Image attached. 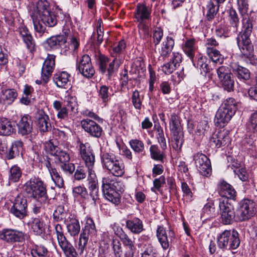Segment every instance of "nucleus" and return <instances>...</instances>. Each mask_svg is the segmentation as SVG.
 I'll use <instances>...</instances> for the list:
<instances>
[{
	"instance_id": "nucleus-12",
	"label": "nucleus",
	"mask_w": 257,
	"mask_h": 257,
	"mask_svg": "<svg viewBox=\"0 0 257 257\" xmlns=\"http://www.w3.org/2000/svg\"><path fill=\"white\" fill-rule=\"evenodd\" d=\"M157 237L164 250L168 249L176 239L174 231L171 229L166 230L162 226L158 227Z\"/></svg>"
},
{
	"instance_id": "nucleus-8",
	"label": "nucleus",
	"mask_w": 257,
	"mask_h": 257,
	"mask_svg": "<svg viewBox=\"0 0 257 257\" xmlns=\"http://www.w3.org/2000/svg\"><path fill=\"white\" fill-rule=\"evenodd\" d=\"M96 234V230L95 224L91 218H88L82 232L80 234L79 239L78 251H80V254L83 253L89 238L95 236Z\"/></svg>"
},
{
	"instance_id": "nucleus-27",
	"label": "nucleus",
	"mask_w": 257,
	"mask_h": 257,
	"mask_svg": "<svg viewBox=\"0 0 257 257\" xmlns=\"http://www.w3.org/2000/svg\"><path fill=\"white\" fill-rule=\"evenodd\" d=\"M58 243L66 257H80V251H78V253L76 251L74 246L67 238Z\"/></svg>"
},
{
	"instance_id": "nucleus-50",
	"label": "nucleus",
	"mask_w": 257,
	"mask_h": 257,
	"mask_svg": "<svg viewBox=\"0 0 257 257\" xmlns=\"http://www.w3.org/2000/svg\"><path fill=\"white\" fill-rule=\"evenodd\" d=\"M80 73L86 78H91L95 73L92 63L83 67L77 68Z\"/></svg>"
},
{
	"instance_id": "nucleus-24",
	"label": "nucleus",
	"mask_w": 257,
	"mask_h": 257,
	"mask_svg": "<svg viewBox=\"0 0 257 257\" xmlns=\"http://www.w3.org/2000/svg\"><path fill=\"white\" fill-rule=\"evenodd\" d=\"M234 113L220 106L217 111L214 121L217 126L223 127L228 123Z\"/></svg>"
},
{
	"instance_id": "nucleus-32",
	"label": "nucleus",
	"mask_w": 257,
	"mask_h": 257,
	"mask_svg": "<svg viewBox=\"0 0 257 257\" xmlns=\"http://www.w3.org/2000/svg\"><path fill=\"white\" fill-rule=\"evenodd\" d=\"M45 166L48 169L52 179L55 182L56 185L59 188L63 187L64 186L63 179L62 177L60 176L56 169L52 167L50 162L49 161L46 162Z\"/></svg>"
},
{
	"instance_id": "nucleus-17",
	"label": "nucleus",
	"mask_w": 257,
	"mask_h": 257,
	"mask_svg": "<svg viewBox=\"0 0 257 257\" xmlns=\"http://www.w3.org/2000/svg\"><path fill=\"white\" fill-rule=\"evenodd\" d=\"M56 56L53 54H48L45 60L41 70L42 81L46 83L52 75L55 66Z\"/></svg>"
},
{
	"instance_id": "nucleus-20",
	"label": "nucleus",
	"mask_w": 257,
	"mask_h": 257,
	"mask_svg": "<svg viewBox=\"0 0 257 257\" xmlns=\"http://www.w3.org/2000/svg\"><path fill=\"white\" fill-rule=\"evenodd\" d=\"M151 8L143 4L137 5L135 18L138 23L146 22L151 19Z\"/></svg>"
},
{
	"instance_id": "nucleus-42",
	"label": "nucleus",
	"mask_w": 257,
	"mask_h": 257,
	"mask_svg": "<svg viewBox=\"0 0 257 257\" xmlns=\"http://www.w3.org/2000/svg\"><path fill=\"white\" fill-rule=\"evenodd\" d=\"M111 56L114 58V59L109 63L108 67L106 69V71L107 72V75L109 78H110L112 75L117 71L121 64L120 60L117 59L116 55L112 54Z\"/></svg>"
},
{
	"instance_id": "nucleus-13",
	"label": "nucleus",
	"mask_w": 257,
	"mask_h": 257,
	"mask_svg": "<svg viewBox=\"0 0 257 257\" xmlns=\"http://www.w3.org/2000/svg\"><path fill=\"white\" fill-rule=\"evenodd\" d=\"M27 206V199L23 196L18 195L14 200L10 212L15 217L22 219L28 215Z\"/></svg>"
},
{
	"instance_id": "nucleus-41",
	"label": "nucleus",
	"mask_w": 257,
	"mask_h": 257,
	"mask_svg": "<svg viewBox=\"0 0 257 257\" xmlns=\"http://www.w3.org/2000/svg\"><path fill=\"white\" fill-rule=\"evenodd\" d=\"M169 128L171 133L182 130L180 118L176 113H173L171 115Z\"/></svg>"
},
{
	"instance_id": "nucleus-62",
	"label": "nucleus",
	"mask_w": 257,
	"mask_h": 257,
	"mask_svg": "<svg viewBox=\"0 0 257 257\" xmlns=\"http://www.w3.org/2000/svg\"><path fill=\"white\" fill-rule=\"evenodd\" d=\"M114 185L112 188V191L115 193H122L125 190V185L121 180H119L115 177Z\"/></svg>"
},
{
	"instance_id": "nucleus-7",
	"label": "nucleus",
	"mask_w": 257,
	"mask_h": 257,
	"mask_svg": "<svg viewBox=\"0 0 257 257\" xmlns=\"http://www.w3.org/2000/svg\"><path fill=\"white\" fill-rule=\"evenodd\" d=\"M115 177L110 175L102 178V190L104 197L115 205L120 203L121 195L112 191Z\"/></svg>"
},
{
	"instance_id": "nucleus-15",
	"label": "nucleus",
	"mask_w": 257,
	"mask_h": 257,
	"mask_svg": "<svg viewBox=\"0 0 257 257\" xmlns=\"http://www.w3.org/2000/svg\"><path fill=\"white\" fill-rule=\"evenodd\" d=\"M80 155L88 169L93 168L95 163V156L89 143H80Z\"/></svg>"
},
{
	"instance_id": "nucleus-4",
	"label": "nucleus",
	"mask_w": 257,
	"mask_h": 257,
	"mask_svg": "<svg viewBox=\"0 0 257 257\" xmlns=\"http://www.w3.org/2000/svg\"><path fill=\"white\" fill-rule=\"evenodd\" d=\"M103 167L114 176L121 177L124 173V166L112 153H104L101 156Z\"/></svg>"
},
{
	"instance_id": "nucleus-3",
	"label": "nucleus",
	"mask_w": 257,
	"mask_h": 257,
	"mask_svg": "<svg viewBox=\"0 0 257 257\" xmlns=\"http://www.w3.org/2000/svg\"><path fill=\"white\" fill-rule=\"evenodd\" d=\"M50 12L51 9L49 3L47 0H39L30 12L35 30L40 34V36L45 33L46 28L40 23L39 18Z\"/></svg>"
},
{
	"instance_id": "nucleus-16",
	"label": "nucleus",
	"mask_w": 257,
	"mask_h": 257,
	"mask_svg": "<svg viewBox=\"0 0 257 257\" xmlns=\"http://www.w3.org/2000/svg\"><path fill=\"white\" fill-rule=\"evenodd\" d=\"M0 239L8 243L22 242L25 239V234L16 229H3L0 231Z\"/></svg>"
},
{
	"instance_id": "nucleus-44",
	"label": "nucleus",
	"mask_w": 257,
	"mask_h": 257,
	"mask_svg": "<svg viewBox=\"0 0 257 257\" xmlns=\"http://www.w3.org/2000/svg\"><path fill=\"white\" fill-rule=\"evenodd\" d=\"M220 106L235 113L237 109V102L233 98L229 97L225 100Z\"/></svg>"
},
{
	"instance_id": "nucleus-60",
	"label": "nucleus",
	"mask_w": 257,
	"mask_h": 257,
	"mask_svg": "<svg viewBox=\"0 0 257 257\" xmlns=\"http://www.w3.org/2000/svg\"><path fill=\"white\" fill-rule=\"evenodd\" d=\"M132 101L135 108L139 110L141 109L142 102L140 98V93L137 90L134 91L133 93Z\"/></svg>"
},
{
	"instance_id": "nucleus-48",
	"label": "nucleus",
	"mask_w": 257,
	"mask_h": 257,
	"mask_svg": "<svg viewBox=\"0 0 257 257\" xmlns=\"http://www.w3.org/2000/svg\"><path fill=\"white\" fill-rule=\"evenodd\" d=\"M206 52L208 56L214 62L221 63L223 60V57L216 48L210 49L209 50L206 51Z\"/></svg>"
},
{
	"instance_id": "nucleus-64",
	"label": "nucleus",
	"mask_w": 257,
	"mask_h": 257,
	"mask_svg": "<svg viewBox=\"0 0 257 257\" xmlns=\"http://www.w3.org/2000/svg\"><path fill=\"white\" fill-rule=\"evenodd\" d=\"M60 168L65 173L72 175L74 172L75 166L74 164L72 163H64L62 164Z\"/></svg>"
},
{
	"instance_id": "nucleus-28",
	"label": "nucleus",
	"mask_w": 257,
	"mask_h": 257,
	"mask_svg": "<svg viewBox=\"0 0 257 257\" xmlns=\"http://www.w3.org/2000/svg\"><path fill=\"white\" fill-rule=\"evenodd\" d=\"M15 131V122L6 118L0 119V135L7 136Z\"/></svg>"
},
{
	"instance_id": "nucleus-10",
	"label": "nucleus",
	"mask_w": 257,
	"mask_h": 257,
	"mask_svg": "<svg viewBox=\"0 0 257 257\" xmlns=\"http://www.w3.org/2000/svg\"><path fill=\"white\" fill-rule=\"evenodd\" d=\"M217 74L224 89L228 92L233 91L234 82L230 68L225 66H220L217 69Z\"/></svg>"
},
{
	"instance_id": "nucleus-18",
	"label": "nucleus",
	"mask_w": 257,
	"mask_h": 257,
	"mask_svg": "<svg viewBox=\"0 0 257 257\" xmlns=\"http://www.w3.org/2000/svg\"><path fill=\"white\" fill-rule=\"evenodd\" d=\"M36 122L42 132L50 131L51 124L48 115L43 109H39L35 113Z\"/></svg>"
},
{
	"instance_id": "nucleus-6",
	"label": "nucleus",
	"mask_w": 257,
	"mask_h": 257,
	"mask_svg": "<svg viewBox=\"0 0 257 257\" xmlns=\"http://www.w3.org/2000/svg\"><path fill=\"white\" fill-rule=\"evenodd\" d=\"M218 201L220 221L222 224L229 225L239 221L233 206L228 203L227 199L219 198Z\"/></svg>"
},
{
	"instance_id": "nucleus-21",
	"label": "nucleus",
	"mask_w": 257,
	"mask_h": 257,
	"mask_svg": "<svg viewBox=\"0 0 257 257\" xmlns=\"http://www.w3.org/2000/svg\"><path fill=\"white\" fill-rule=\"evenodd\" d=\"M217 190L221 198L235 199L236 196L233 187L224 181H221L218 185Z\"/></svg>"
},
{
	"instance_id": "nucleus-11",
	"label": "nucleus",
	"mask_w": 257,
	"mask_h": 257,
	"mask_svg": "<svg viewBox=\"0 0 257 257\" xmlns=\"http://www.w3.org/2000/svg\"><path fill=\"white\" fill-rule=\"evenodd\" d=\"M195 166L200 174L209 177L211 174L212 168L209 158L204 154L197 153L193 156Z\"/></svg>"
},
{
	"instance_id": "nucleus-30",
	"label": "nucleus",
	"mask_w": 257,
	"mask_h": 257,
	"mask_svg": "<svg viewBox=\"0 0 257 257\" xmlns=\"http://www.w3.org/2000/svg\"><path fill=\"white\" fill-rule=\"evenodd\" d=\"M219 4L214 0H210L204 8V13H206V17L208 21L214 19L217 14L219 7Z\"/></svg>"
},
{
	"instance_id": "nucleus-5",
	"label": "nucleus",
	"mask_w": 257,
	"mask_h": 257,
	"mask_svg": "<svg viewBox=\"0 0 257 257\" xmlns=\"http://www.w3.org/2000/svg\"><path fill=\"white\" fill-rule=\"evenodd\" d=\"M217 244L222 249H234L240 244L238 233L237 231L225 230L217 237Z\"/></svg>"
},
{
	"instance_id": "nucleus-46",
	"label": "nucleus",
	"mask_w": 257,
	"mask_h": 257,
	"mask_svg": "<svg viewBox=\"0 0 257 257\" xmlns=\"http://www.w3.org/2000/svg\"><path fill=\"white\" fill-rule=\"evenodd\" d=\"M31 253L33 257H45L47 255L48 250L42 244H36Z\"/></svg>"
},
{
	"instance_id": "nucleus-58",
	"label": "nucleus",
	"mask_w": 257,
	"mask_h": 257,
	"mask_svg": "<svg viewBox=\"0 0 257 257\" xmlns=\"http://www.w3.org/2000/svg\"><path fill=\"white\" fill-rule=\"evenodd\" d=\"M108 89V86L104 85H101L98 90V96L103 102H107L110 99Z\"/></svg>"
},
{
	"instance_id": "nucleus-51",
	"label": "nucleus",
	"mask_w": 257,
	"mask_h": 257,
	"mask_svg": "<svg viewBox=\"0 0 257 257\" xmlns=\"http://www.w3.org/2000/svg\"><path fill=\"white\" fill-rule=\"evenodd\" d=\"M164 47L162 48L161 55L166 56L170 53L174 46V40L169 37H167L166 41L164 43Z\"/></svg>"
},
{
	"instance_id": "nucleus-23",
	"label": "nucleus",
	"mask_w": 257,
	"mask_h": 257,
	"mask_svg": "<svg viewBox=\"0 0 257 257\" xmlns=\"http://www.w3.org/2000/svg\"><path fill=\"white\" fill-rule=\"evenodd\" d=\"M230 142L228 134L224 131L218 132L217 134H213L210 139L211 145L217 148H220L227 145Z\"/></svg>"
},
{
	"instance_id": "nucleus-59",
	"label": "nucleus",
	"mask_w": 257,
	"mask_h": 257,
	"mask_svg": "<svg viewBox=\"0 0 257 257\" xmlns=\"http://www.w3.org/2000/svg\"><path fill=\"white\" fill-rule=\"evenodd\" d=\"M54 226L58 242L59 241H62V240L67 238L64 234L63 226L61 224L59 223H56L55 224Z\"/></svg>"
},
{
	"instance_id": "nucleus-34",
	"label": "nucleus",
	"mask_w": 257,
	"mask_h": 257,
	"mask_svg": "<svg viewBox=\"0 0 257 257\" xmlns=\"http://www.w3.org/2000/svg\"><path fill=\"white\" fill-rule=\"evenodd\" d=\"M233 72L235 76L240 80H247L250 78V72L247 68L234 64L232 66Z\"/></svg>"
},
{
	"instance_id": "nucleus-39",
	"label": "nucleus",
	"mask_w": 257,
	"mask_h": 257,
	"mask_svg": "<svg viewBox=\"0 0 257 257\" xmlns=\"http://www.w3.org/2000/svg\"><path fill=\"white\" fill-rule=\"evenodd\" d=\"M64 105L69 108L72 112H75L77 110V102L76 98L71 94L67 92V95L65 96L64 99Z\"/></svg>"
},
{
	"instance_id": "nucleus-36",
	"label": "nucleus",
	"mask_w": 257,
	"mask_h": 257,
	"mask_svg": "<svg viewBox=\"0 0 257 257\" xmlns=\"http://www.w3.org/2000/svg\"><path fill=\"white\" fill-rule=\"evenodd\" d=\"M171 134L173 149L180 151L184 143V134L182 130L171 132Z\"/></svg>"
},
{
	"instance_id": "nucleus-1",
	"label": "nucleus",
	"mask_w": 257,
	"mask_h": 257,
	"mask_svg": "<svg viewBox=\"0 0 257 257\" xmlns=\"http://www.w3.org/2000/svg\"><path fill=\"white\" fill-rule=\"evenodd\" d=\"M242 16V29L236 38L237 45L243 55L247 58L253 56V46L250 40L253 24L247 13H240Z\"/></svg>"
},
{
	"instance_id": "nucleus-45",
	"label": "nucleus",
	"mask_w": 257,
	"mask_h": 257,
	"mask_svg": "<svg viewBox=\"0 0 257 257\" xmlns=\"http://www.w3.org/2000/svg\"><path fill=\"white\" fill-rule=\"evenodd\" d=\"M151 158L156 160L163 162L164 158L163 151H161L157 145H152L150 148Z\"/></svg>"
},
{
	"instance_id": "nucleus-26",
	"label": "nucleus",
	"mask_w": 257,
	"mask_h": 257,
	"mask_svg": "<svg viewBox=\"0 0 257 257\" xmlns=\"http://www.w3.org/2000/svg\"><path fill=\"white\" fill-rule=\"evenodd\" d=\"M23 146V143L21 140L13 142L11 147L6 152V158L8 160H12L19 157L22 153Z\"/></svg>"
},
{
	"instance_id": "nucleus-35",
	"label": "nucleus",
	"mask_w": 257,
	"mask_h": 257,
	"mask_svg": "<svg viewBox=\"0 0 257 257\" xmlns=\"http://www.w3.org/2000/svg\"><path fill=\"white\" fill-rule=\"evenodd\" d=\"M126 227L133 233L139 234L143 230L142 221L138 218H134L126 221Z\"/></svg>"
},
{
	"instance_id": "nucleus-43",
	"label": "nucleus",
	"mask_w": 257,
	"mask_h": 257,
	"mask_svg": "<svg viewBox=\"0 0 257 257\" xmlns=\"http://www.w3.org/2000/svg\"><path fill=\"white\" fill-rule=\"evenodd\" d=\"M183 51L191 59H193L194 56L195 48V40L191 39L186 41L183 47Z\"/></svg>"
},
{
	"instance_id": "nucleus-53",
	"label": "nucleus",
	"mask_w": 257,
	"mask_h": 257,
	"mask_svg": "<svg viewBox=\"0 0 257 257\" xmlns=\"http://www.w3.org/2000/svg\"><path fill=\"white\" fill-rule=\"evenodd\" d=\"M10 172L9 180L14 182L18 181L22 175L20 168L17 165H14L10 169Z\"/></svg>"
},
{
	"instance_id": "nucleus-56",
	"label": "nucleus",
	"mask_w": 257,
	"mask_h": 257,
	"mask_svg": "<svg viewBox=\"0 0 257 257\" xmlns=\"http://www.w3.org/2000/svg\"><path fill=\"white\" fill-rule=\"evenodd\" d=\"M247 129L253 133L257 134V112L253 113L247 124Z\"/></svg>"
},
{
	"instance_id": "nucleus-9",
	"label": "nucleus",
	"mask_w": 257,
	"mask_h": 257,
	"mask_svg": "<svg viewBox=\"0 0 257 257\" xmlns=\"http://www.w3.org/2000/svg\"><path fill=\"white\" fill-rule=\"evenodd\" d=\"M257 212V204L252 200L244 199L240 202L238 210L237 218L239 221L247 220L251 218Z\"/></svg>"
},
{
	"instance_id": "nucleus-47",
	"label": "nucleus",
	"mask_w": 257,
	"mask_h": 257,
	"mask_svg": "<svg viewBox=\"0 0 257 257\" xmlns=\"http://www.w3.org/2000/svg\"><path fill=\"white\" fill-rule=\"evenodd\" d=\"M31 229L36 234H41L44 231L43 221L39 218H34L31 223Z\"/></svg>"
},
{
	"instance_id": "nucleus-25",
	"label": "nucleus",
	"mask_w": 257,
	"mask_h": 257,
	"mask_svg": "<svg viewBox=\"0 0 257 257\" xmlns=\"http://www.w3.org/2000/svg\"><path fill=\"white\" fill-rule=\"evenodd\" d=\"M19 33L27 49L31 53H33L36 51V44L28 29L25 27H22L19 28Z\"/></svg>"
},
{
	"instance_id": "nucleus-54",
	"label": "nucleus",
	"mask_w": 257,
	"mask_h": 257,
	"mask_svg": "<svg viewBox=\"0 0 257 257\" xmlns=\"http://www.w3.org/2000/svg\"><path fill=\"white\" fill-rule=\"evenodd\" d=\"M132 149L137 153H142L144 151L145 145L144 143L138 139H133L130 141Z\"/></svg>"
},
{
	"instance_id": "nucleus-31",
	"label": "nucleus",
	"mask_w": 257,
	"mask_h": 257,
	"mask_svg": "<svg viewBox=\"0 0 257 257\" xmlns=\"http://www.w3.org/2000/svg\"><path fill=\"white\" fill-rule=\"evenodd\" d=\"M70 74L65 71L56 74L54 76V81L57 87L66 88L70 85Z\"/></svg>"
},
{
	"instance_id": "nucleus-52",
	"label": "nucleus",
	"mask_w": 257,
	"mask_h": 257,
	"mask_svg": "<svg viewBox=\"0 0 257 257\" xmlns=\"http://www.w3.org/2000/svg\"><path fill=\"white\" fill-rule=\"evenodd\" d=\"M88 189L90 191V196L93 203L95 204L96 202L99 200L98 183H88Z\"/></svg>"
},
{
	"instance_id": "nucleus-61",
	"label": "nucleus",
	"mask_w": 257,
	"mask_h": 257,
	"mask_svg": "<svg viewBox=\"0 0 257 257\" xmlns=\"http://www.w3.org/2000/svg\"><path fill=\"white\" fill-rule=\"evenodd\" d=\"M231 28L224 26H219L215 30L216 35L220 38H226L229 36V33L231 31Z\"/></svg>"
},
{
	"instance_id": "nucleus-57",
	"label": "nucleus",
	"mask_w": 257,
	"mask_h": 257,
	"mask_svg": "<svg viewBox=\"0 0 257 257\" xmlns=\"http://www.w3.org/2000/svg\"><path fill=\"white\" fill-rule=\"evenodd\" d=\"M146 23H139L138 24L139 34L141 37L144 39L150 37L149 28Z\"/></svg>"
},
{
	"instance_id": "nucleus-19",
	"label": "nucleus",
	"mask_w": 257,
	"mask_h": 257,
	"mask_svg": "<svg viewBox=\"0 0 257 257\" xmlns=\"http://www.w3.org/2000/svg\"><path fill=\"white\" fill-rule=\"evenodd\" d=\"M81 124L84 131L91 136L96 138L101 136L102 132V128L94 121L85 119L81 121Z\"/></svg>"
},
{
	"instance_id": "nucleus-38",
	"label": "nucleus",
	"mask_w": 257,
	"mask_h": 257,
	"mask_svg": "<svg viewBox=\"0 0 257 257\" xmlns=\"http://www.w3.org/2000/svg\"><path fill=\"white\" fill-rule=\"evenodd\" d=\"M39 19L41 23L49 27H53L57 23L56 16L51 11L42 15Z\"/></svg>"
},
{
	"instance_id": "nucleus-37",
	"label": "nucleus",
	"mask_w": 257,
	"mask_h": 257,
	"mask_svg": "<svg viewBox=\"0 0 257 257\" xmlns=\"http://www.w3.org/2000/svg\"><path fill=\"white\" fill-rule=\"evenodd\" d=\"M66 42V38L63 35H58L56 36H52L49 39H47L46 41V44L51 49L57 48L61 47Z\"/></svg>"
},
{
	"instance_id": "nucleus-33",
	"label": "nucleus",
	"mask_w": 257,
	"mask_h": 257,
	"mask_svg": "<svg viewBox=\"0 0 257 257\" xmlns=\"http://www.w3.org/2000/svg\"><path fill=\"white\" fill-rule=\"evenodd\" d=\"M66 228L68 233L71 236L75 237L78 236L80 231V225L78 219L76 218H71L69 221L66 222Z\"/></svg>"
},
{
	"instance_id": "nucleus-63",
	"label": "nucleus",
	"mask_w": 257,
	"mask_h": 257,
	"mask_svg": "<svg viewBox=\"0 0 257 257\" xmlns=\"http://www.w3.org/2000/svg\"><path fill=\"white\" fill-rule=\"evenodd\" d=\"M109 61V58L103 55L99 56V68L100 72L104 74L106 72V65Z\"/></svg>"
},
{
	"instance_id": "nucleus-49",
	"label": "nucleus",
	"mask_w": 257,
	"mask_h": 257,
	"mask_svg": "<svg viewBox=\"0 0 257 257\" xmlns=\"http://www.w3.org/2000/svg\"><path fill=\"white\" fill-rule=\"evenodd\" d=\"M229 23L231 25L232 31L235 33L237 31V27L239 24V18L237 13L233 10H231L229 12Z\"/></svg>"
},
{
	"instance_id": "nucleus-29",
	"label": "nucleus",
	"mask_w": 257,
	"mask_h": 257,
	"mask_svg": "<svg viewBox=\"0 0 257 257\" xmlns=\"http://www.w3.org/2000/svg\"><path fill=\"white\" fill-rule=\"evenodd\" d=\"M18 96V93L14 89H7L2 90L0 96V103L11 104Z\"/></svg>"
},
{
	"instance_id": "nucleus-2",
	"label": "nucleus",
	"mask_w": 257,
	"mask_h": 257,
	"mask_svg": "<svg viewBox=\"0 0 257 257\" xmlns=\"http://www.w3.org/2000/svg\"><path fill=\"white\" fill-rule=\"evenodd\" d=\"M23 189L28 197L37 199L44 204H48L46 186L40 178H31L24 184Z\"/></svg>"
},
{
	"instance_id": "nucleus-55",
	"label": "nucleus",
	"mask_w": 257,
	"mask_h": 257,
	"mask_svg": "<svg viewBox=\"0 0 257 257\" xmlns=\"http://www.w3.org/2000/svg\"><path fill=\"white\" fill-rule=\"evenodd\" d=\"M117 235L122 241L124 247L135 246L134 241H133L122 229H121V231Z\"/></svg>"
},
{
	"instance_id": "nucleus-22",
	"label": "nucleus",
	"mask_w": 257,
	"mask_h": 257,
	"mask_svg": "<svg viewBox=\"0 0 257 257\" xmlns=\"http://www.w3.org/2000/svg\"><path fill=\"white\" fill-rule=\"evenodd\" d=\"M18 133L22 136L30 134L33 130V121L29 115L23 116L17 123Z\"/></svg>"
},
{
	"instance_id": "nucleus-40",
	"label": "nucleus",
	"mask_w": 257,
	"mask_h": 257,
	"mask_svg": "<svg viewBox=\"0 0 257 257\" xmlns=\"http://www.w3.org/2000/svg\"><path fill=\"white\" fill-rule=\"evenodd\" d=\"M54 108L58 111L57 117L60 119H65L68 116V112L70 111L69 108L62 105L60 101L55 100L53 102Z\"/></svg>"
},
{
	"instance_id": "nucleus-14",
	"label": "nucleus",
	"mask_w": 257,
	"mask_h": 257,
	"mask_svg": "<svg viewBox=\"0 0 257 257\" xmlns=\"http://www.w3.org/2000/svg\"><path fill=\"white\" fill-rule=\"evenodd\" d=\"M46 151L51 155L54 156L55 160L58 163H68L70 160L69 154L65 151L61 150L57 146L50 141L45 144Z\"/></svg>"
}]
</instances>
